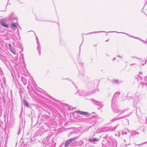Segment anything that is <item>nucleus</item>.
<instances>
[{
  "label": "nucleus",
  "instance_id": "1",
  "mask_svg": "<svg viewBox=\"0 0 147 147\" xmlns=\"http://www.w3.org/2000/svg\"><path fill=\"white\" fill-rule=\"evenodd\" d=\"M77 138L78 137H75L67 140L65 143V147H68L69 144Z\"/></svg>",
  "mask_w": 147,
  "mask_h": 147
},
{
  "label": "nucleus",
  "instance_id": "2",
  "mask_svg": "<svg viewBox=\"0 0 147 147\" xmlns=\"http://www.w3.org/2000/svg\"><path fill=\"white\" fill-rule=\"evenodd\" d=\"M75 130L73 131V132H71L70 134H80L79 136H80L81 135L80 134V130L79 129H75Z\"/></svg>",
  "mask_w": 147,
  "mask_h": 147
},
{
  "label": "nucleus",
  "instance_id": "3",
  "mask_svg": "<svg viewBox=\"0 0 147 147\" xmlns=\"http://www.w3.org/2000/svg\"><path fill=\"white\" fill-rule=\"evenodd\" d=\"M77 113L82 115H87L88 114V113L86 112H83L80 111H76Z\"/></svg>",
  "mask_w": 147,
  "mask_h": 147
},
{
  "label": "nucleus",
  "instance_id": "4",
  "mask_svg": "<svg viewBox=\"0 0 147 147\" xmlns=\"http://www.w3.org/2000/svg\"><path fill=\"white\" fill-rule=\"evenodd\" d=\"M89 141L90 142H95L98 141V139L96 138H89Z\"/></svg>",
  "mask_w": 147,
  "mask_h": 147
},
{
  "label": "nucleus",
  "instance_id": "5",
  "mask_svg": "<svg viewBox=\"0 0 147 147\" xmlns=\"http://www.w3.org/2000/svg\"><path fill=\"white\" fill-rule=\"evenodd\" d=\"M9 49L10 50V51L14 54H16V53L15 51H13V50L12 48L11 47V45L10 44H9Z\"/></svg>",
  "mask_w": 147,
  "mask_h": 147
},
{
  "label": "nucleus",
  "instance_id": "6",
  "mask_svg": "<svg viewBox=\"0 0 147 147\" xmlns=\"http://www.w3.org/2000/svg\"><path fill=\"white\" fill-rule=\"evenodd\" d=\"M1 24L4 27H8V25L6 24L5 22H3V20H2L1 22Z\"/></svg>",
  "mask_w": 147,
  "mask_h": 147
},
{
  "label": "nucleus",
  "instance_id": "7",
  "mask_svg": "<svg viewBox=\"0 0 147 147\" xmlns=\"http://www.w3.org/2000/svg\"><path fill=\"white\" fill-rule=\"evenodd\" d=\"M121 134L123 135H124V134L126 135L127 134V132H124L123 131L120 132L119 133V136Z\"/></svg>",
  "mask_w": 147,
  "mask_h": 147
},
{
  "label": "nucleus",
  "instance_id": "8",
  "mask_svg": "<svg viewBox=\"0 0 147 147\" xmlns=\"http://www.w3.org/2000/svg\"><path fill=\"white\" fill-rule=\"evenodd\" d=\"M24 105L27 107L29 106V104L28 102L26 101H24Z\"/></svg>",
  "mask_w": 147,
  "mask_h": 147
},
{
  "label": "nucleus",
  "instance_id": "9",
  "mask_svg": "<svg viewBox=\"0 0 147 147\" xmlns=\"http://www.w3.org/2000/svg\"><path fill=\"white\" fill-rule=\"evenodd\" d=\"M11 25L13 27H16L17 26L15 23H13L11 24Z\"/></svg>",
  "mask_w": 147,
  "mask_h": 147
},
{
  "label": "nucleus",
  "instance_id": "10",
  "mask_svg": "<svg viewBox=\"0 0 147 147\" xmlns=\"http://www.w3.org/2000/svg\"><path fill=\"white\" fill-rule=\"evenodd\" d=\"M132 134L134 135H136L137 134H138V133L135 131H133L132 132Z\"/></svg>",
  "mask_w": 147,
  "mask_h": 147
},
{
  "label": "nucleus",
  "instance_id": "11",
  "mask_svg": "<svg viewBox=\"0 0 147 147\" xmlns=\"http://www.w3.org/2000/svg\"><path fill=\"white\" fill-rule=\"evenodd\" d=\"M22 129H19L18 132V135H19L20 134L21 132L22 131Z\"/></svg>",
  "mask_w": 147,
  "mask_h": 147
},
{
  "label": "nucleus",
  "instance_id": "12",
  "mask_svg": "<svg viewBox=\"0 0 147 147\" xmlns=\"http://www.w3.org/2000/svg\"><path fill=\"white\" fill-rule=\"evenodd\" d=\"M113 144H115V146H116V147H117V142L116 141H115L114 142H113Z\"/></svg>",
  "mask_w": 147,
  "mask_h": 147
},
{
  "label": "nucleus",
  "instance_id": "13",
  "mask_svg": "<svg viewBox=\"0 0 147 147\" xmlns=\"http://www.w3.org/2000/svg\"><path fill=\"white\" fill-rule=\"evenodd\" d=\"M95 133H94V132L93 133V135H92V137H94V136H95Z\"/></svg>",
  "mask_w": 147,
  "mask_h": 147
},
{
  "label": "nucleus",
  "instance_id": "14",
  "mask_svg": "<svg viewBox=\"0 0 147 147\" xmlns=\"http://www.w3.org/2000/svg\"><path fill=\"white\" fill-rule=\"evenodd\" d=\"M45 138L42 141V142L44 143H45Z\"/></svg>",
  "mask_w": 147,
  "mask_h": 147
},
{
  "label": "nucleus",
  "instance_id": "15",
  "mask_svg": "<svg viewBox=\"0 0 147 147\" xmlns=\"http://www.w3.org/2000/svg\"><path fill=\"white\" fill-rule=\"evenodd\" d=\"M130 144H125V145L126 146H127L128 145H130Z\"/></svg>",
  "mask_w": 147,
  "mask_h": 147
},
{
  "label": "nucleus",
  "instance_id": "16",
  "mask_svg": "<svg viewBox=\"0 0 147 147\" xmlns=\"http://www.w3.org/2000/svg\"><path fill=\"white\" fill-rule=\"evenodd\" d=\"M147 143V142H144L142 144H145V143Z\"/></svg>",
  "mask_w": 147,
  "mask_h": 147
},
{
  "label": "nucleus",
  "instance_id": "17",
  "mask_svg": "<svg viewBox=\"0 0 147 147\" xmlns=\"http://www.w3.org/2000/svg\"><path fill=\"white\" fill-rule=\"evenodd\" d=\"M100 131H99V132H96V133H100Z\"/></svg>",
  "mask_w": 147,
  "mask_h": 147
},
{
  "label": "nucleus",
  "instance_id": "18",
  "mask_svg": "<svg viewBox=\"0 0 147 147\" xmlns=\"http://www.w3.org/2000/svg\"><path fill=\"white\" fill-rule=\"evenodd\" d=\"M60 133H59V134H60ZM58 134V133H57V134H56V135H57V134Z\"/></svg>",
  "mask_w": 147,
  "mask_h": 147
},
{
  "label": "nucleus",
  "instance_id": "19",
  "mask_svg": "<svg viewBox=\"0 0 147 147\" xmlns=\"http://www.w3.org/2000/svg\"><path fill=\"white\" fill-rule=\"evenodd\" d=\"M140 144H136V145H137V146H138V145H140Z\"/></svg>",
  "mask_w": 147,
  "mask_h": 147
},
{
  "label": "nucleus",
  "instance_id": "20",
  "mask_svg": "<svg viewBox=\"0 0 147 147\" xmlns=\"http://www.w3.org/2000/svg\"><path fill=\"white\" fill-rule=\"evenodd\" d=\"M114 129H111V130L110 131H113Z\"/></svg>",
  "mask_w": 147,
  "mask_h": 147
},
{
  "label": "nucleus",
  "instance_id": "21",
  "mask_svg": "<svg viewBox=\"0 0 147 147\" xmlns=\"http://www.w3.org/2000/svg\"><path fill=\"white\" fill-rule=\"evenodd\" d=\"M108 142V143L109 144V142Z\"/></svg>",
  "mask_w": 147,
  "mask_h": 147
},
{
  "label": "nucleus",
  "instance_id": "22",
  "mask_svg": "<svg viewBox=\"0 0 147 147\" xmlns=\"http://www.w3.org/2000/svg\"><path fill=\"white\" fill-rule=\"evenodd\" d=\"M102 147H103V144H102Z\"/></svg>",
  "mask_w": 147,
  "mask_h": 147
},
{
  "label": "nucleus",
  "instance_id": "23",
  "mask_svg": "<svg viewBox=\"0 0 147 147\" xmlns=\"http://www.w3.org/2000/svg\"><path fill=\"white\" fill-rule=\"evenodd\" d=\"M104 147H107L106 146H104Z\"/></svg>",
  "mask_w": 147,
  "mask_h": 147
},
{
  "label": "nucleus",
  "instance_id": "24",
  "mask_svg": "<svg viewBox=\"0 0 147 147\" xmlns=\"http://www.w3.org/2000/svg\"><path fill=\"white\" fill-rule=\"evenodd\" d=\"M127 129L128 130V131H129V129Z\"/></svg>",
  "mask_w": 147,
  "mask_h": 147
},
{
  "label": "nucleus",
  "instance_id": "25",
  "mask_svg": "<svg viewBox=\"0 0 147 147\" xmlns=\"http://www.w3.org/2000/svg\"><path fill=\"white\" fill-rule=\"evenodd\" d=\"M124 142H125V140H124Z\"/></svg>",
  "mask_w": 147,
  "mask_h": 147
},
{
  "label": "nucleus",
  "instance_id": "26",
  "mask_svg": "<svg viewBox=\"0 0 147 147\" xmlns=\"http://www.w3.org/2000/svg\"><path fill=\"white\" fill-rule=\"evenodd\" d=\"M143 131L144 132V130H143Z\"/></svg>",
  "mask_w": 147,
  "mask_h": 147
}]
</instances>
